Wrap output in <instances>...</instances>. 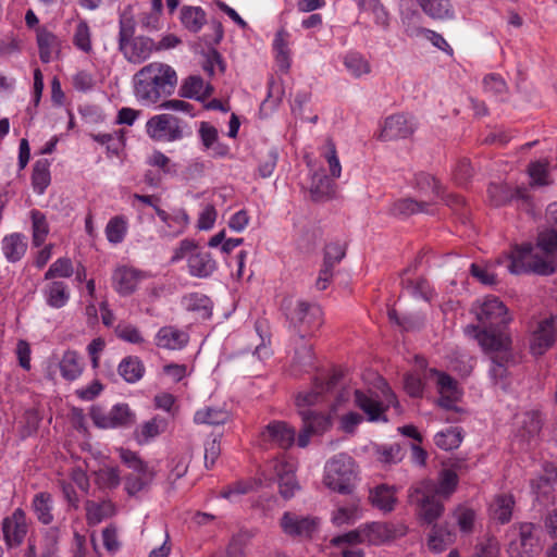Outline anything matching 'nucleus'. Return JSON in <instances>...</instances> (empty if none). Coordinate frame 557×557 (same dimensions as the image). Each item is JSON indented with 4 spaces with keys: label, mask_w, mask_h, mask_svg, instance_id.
<instances>
[{
    "label": "nucleus",
    "mask_w": 557,
    "mask_h": 557,
    "mask_svg": "<svg viewBox=\"0 0 557 557\" xmlns=\"http://www.w3.org/2000/svg\"><path fill=\"white\" fill-rule=\"evenodd\" d=\"M472 311L484 329L480 330L478 326L470 325L467 326L466 333L474 337L485 351L509 349L510 337L500 330L511 321L505 304L496 296L488 295L476 300Z\"/></svg>",
    "instance_id": "1"
},
{
    "label": "nucleus",
    "mask_w": 557,
    "mask_h": 557,
    "mask_svg": "<svg viewBox=\"0 0 557 557\" xmlns=\"http://www.w3.org/2000/svg\"><path fill=\"white\" fill-rule=\"evenodd\" d=\"M283 310L290 325L302 333L292 358L290 372L293 375L310 372L314 369V354L312 346L305 342L304 336L312 334L322 325V309L315 304L300 299H286L283 302Z\"/></svg>",
    "instance_id": "2"
},
{
    "label": "nucleus",
    "mask_w": 557,
    "mask_h": 557,
    "mask_svg": "<svg viewBox=\"0 0 557 557\" xmlns=\"http://www.w3.org/2000/svg\"><path fill=\"white\" fill-rule=\"evenodd\" d=\"M336 381L337 377L334 374L325 379H315L311 391L297 395L296 406L302 420V428L297 437L299 447H307L312 435H321L331 428L332 418L330 414L317 412L308 407L326 401L327 395L333 392Z\"/></svg>",
    "instance_id": "3"
},
{
    "label": "nucleus",
    "mask_w": 557,
    "mask_h": 557,
    "mask_svg": "<svg viewBox=\"0 0 557 557\" xmlns=\"http://www.w3.org/2000/svg\"><path fill=\"white\" fill-rule=\"evenodd\" d=\"M537 248L545 253V257H541L531 244L515 247L506 257L507 270L512 274L533 272L548 275L554 273L557 263L550 255L557 252V231L550 228L540 233Z\"/></svg>",
    "instance_id": "4"
},
{
    "label": "nucleus",
    "mask_w": 557,
    "mask_h": 557,
    "mask_svg": "<svg viewBox=\"0 0 557 557\" xmlns=\"http://www.w3.org/2000/svg\"><path fill=\"white\" fill-rule=\"evenodd\" d=\"M459 483L455 470L445 468L440 471L437 480H423L412 487L409 498L418 507L420 517L426 523H433L444 512V504L436 497L448 499Z\"/></svg>",
    "instance_id": "5"
},
{
    "label": "nucleus",
    "mask_w": 557,
    "mask_h": 557,
    "mask_svg": "<svg viewBox=\"0 0 557 557\" xmlns=\"http://www.w3.org/2000/svg\"><path fill=\"white\" fill-rule=\"evenodd\" d=\"M177 81V73L170 64L150 62L133 77L135 98L143 106H154L175 91Z\"/></svg>",
    "instance_id": "6"
},
{
    "label": "nucleus",
    "mask_w": 557,
    "mask_h": 557,
    "mask_svg": "<svg viewBox=\"0 0 557 557\" xmlns=\"http://www.w3.org/2000/svg\"><path fill=\"white\" fill-rule=\"evenodd\" d=\"M359 480V467L350 455L339 453L326 460L323 484L330 491L343 495L351 494Z\"/></svg>",
    "instance_id": "7"
},
{
    "label": "nucleus",
    "mask_w": 557,
    "mask_h": 557,
    "mask_svg": "<svg viewBox=\"0 0 557 557\" xmlns=\"http://www.w3.org/2000/svg\"><path fill=\"white\" fill-rule=\"evenodd\" d=\"M379 388L381 394L374 391L363 393L359 389L355 391L356 405L367 414L371 422L387 421L385 410L389 406H396V396L391 391L383 379H379Z\"/></svg>",
    "instance_id": "8"
},
{
    "label": "nucleus",
    "mask_w": 557,
    "mask_h": 557,
    "mask_svg": "<svg viewBox=\"0 0 557 557\" xmlns=\"http://www.w3.org/2000/svg\"><path fill=\"white\" fill-rule=\"evenodd\" d=\"M535 530L534 524L527 522L512 525L508 530L507 553L509 557H535L541 552Z\"/></svg>",
    "instance_id": "9"
},
{
    "label": "nucleus",
    "mask_w": 557,
    "mask_h": 557,
    "mask_svg": "<svg viewBox=\"0 0 557 557\" xmlns=\"http://www.w3.org/2000/svg\"><path fill=\"white\" fill-rule=\"evenodd\" d=\"M146 133L152 140L160 143L178 141L188 134L186 124L169 113L150 117L146 122Z\"/></svg>",
    "instance_id": "10"
},
{
    "label": "nucleus",
    "mask_w": 557,
    "mask_h": 557,
    "mask_svg": "<svg viewBox=\"0 0 557 557\" xmlns=\"http://www.w3.org/2000/svg\"><path fill=\"white\" fill-rule=\"evenodd\" d=\"M283 533L289 537L310 540L321 528V519L310 515L285 511L280 520Z\"/></svg>",
    "instance_id": "11"
},
{
    "label": "nucleus",
    "mask_w": 557,
    "mask_h": 557,
    "mask_svg": "<svg viewBox=\"0 0 557 557\" xmlns=\"http://www.w3.org/2000/svg\"><path fill=\"white\" fill-rule=\"evenodd\" d=\"M424 377L435 382L440 394L438 405L446 410L459 411L456 403L461 398L462 392L456 380L444 372L430 369L424 373Z\"/></svg>",
    "instance_id": "12"
},
{
    "label": "nucleus",
    "mask_w": 557,
    "mask_h": 557,
    "mask_svg": "<svg viewBox=\"0 0 557 557\" xmlns=\"http://www.w3.org/2000/svg\"><path fill=\"white\" fill-rule=\"evenodd\" d=\"M557 343V315H550L536 323L530 336V351L533 356L544 355Z\"/></svg>",
    "instance_id": "13"
},
{
    "label": "nucleus",
    "mask_w": 557,
    "mask_h": 557,
    "mask_svg": "<svg viewBox=\"0 0 557 557\" xmlns=\"http://www.w3.org/2000/svg\"><path fill=\"white\" fill-rule=\"evenodd\" d=\"M268 468L273 471L277 480L281 496L285 499L294 497L295 493L300 488L295 476V463L285 457H281L271 460Z\"/></svg>",
    "instance_id": "14"
},
{
    "label": "nucleus",
    "mask_w": 557,
    "mask_h": 557,
    "mask_svg": "<svg viewBox=\"0 0 557 557\" xmlns=\"http://www.w3.org/2000/svg\"><path fill=\"white\" fill-rule=\"evenodd\" d=\"M90 418L96 426L100 429H114L133 423L134 416L126 404H117L110 411L94 406L90 410Z\"/></svg>",
    "instance_id": "15"
},
{
    "label": "nucleus",
    "mask_w": 557,
    "mask_h": 557,
    "mask_svg": "<svg viewBox=\"0 0 557 557\" xmlns=\"http://www.w3.org/2000/svg\"><path fill=\"white\" fill-rule=\"evenodd\" d=\"M146 272L121 264L115 267L112 273V287L120 296H129L136 292L140 282L147 278Z\"/></svg>",
    "instance_id": "16"
},
{
    "label": "nucleus",
    "mask_w": 557,
    "mask_h": 557,
    "mask_svg": "<svg viewBox=\"0 0 557 557\" xmlns=\"http://www.w3.org/2000/svg\"><path fill=\"white\" fill-rule=\"evenodd\" d=\"M154 211L162 222L159 231L162 237L175 238L185 233L189 224V216L184 209L174 208L171 211H165L160 207H154Z\"/></svg>",
    "instance_id": "17"
},
{
    "label": "nucleus",
    "mask_w": 557,
    "mask_h": 557,
    "mask_svg": "<svg viewBox=\"0 0 557 557\" xmlns=\"http://www.w3.org/2000/svg\"><path fill=\"white\" fill-rule=\"evenodd\" d=\"M154 40L145 35L134 36L119 44V50L123 57L134 64H140L148 60L154 52Z\"/></svg>",
    "instance_id": "18"
},
{
    "label": "nucleus",
    "mask_w": 557,
    "mask_h": 557,
    "mask_svg": "<svg viewBox=\"0 0 557 557\" xmlns=\"http://www.w3.org/2000/svg\"><path fill=\"white\" fill-rule=\"evenodd\" d=\"M28 531L26 515L21 508H16L11 516L2 521V533L5 545L9 548L20 546Z\"/></svg>",
    "instance_id": "19"
},
{
    "label": "nucleus",
    "mask_w": 557,
    "mask_h": 557,
    "mask_svg": "<svg viewBox=\"0 0 557 557\" xmlns=\"http://www.w3.org/2000/svg\"><path fill=\"white\" fill-rule=\"evenodd\" d=\"M416 123L411 116L395 114L385 119L380 132V139L384 141L406 138L414 132Z\"/></svg>",
    "instance_id": "20"
},
{
    "label": "nucleus",
    "mask_w": 557,
    "mask_h": 557,
    "mask_svg": "<svg viewBox=\"0 0 557 557\" xmlns=\"http://www.w3.org/2000/svg\"><path fill=\"white\" fill-rule=\"evenodd\" d=\"M188 342V332L174 325H164L154 335L156 346L166 350H182Z\"/></svg>",
    "instance_id": "21"
},
{
    "label": "nucleus",
    "mask_w": 557,
    "mask_h": 557,
    "mask_svg": "<svg viewBox=\"0 0 557 557\" xmlns=\"http://www.w3.org/2000/svg\"><path fill=\"white\" fill-rule=\"evenodd\" d=\"M198 136L202 145V150L209 151L212 157L223 158L228 154V146L219 140L216 127L209 122L199 123Z\"/></svg>",
    "instance_id": "22"
},
{
    "label": "nucleus",
    "mask_w": 557,
    "mask_h": 557,
    "mask_svg": "<svg viewBox=\"0 0 557 557\" xmlns=\"http://www.w3.org/2000/svg\"><path fill=\"white\" fill-rule=\"evenodd\" d=\"M41 288V295L46 305L52 309L64 308L71 298L69 285L60 280H49Z\"/></svg>",
    "instance_id": "23"
},
{
    "label": "nucleus",
    "mask_w": 557,
    "mask_h": 557,
    "mask_svg": "<svg viewBox=\"0 0 557 557\" xmlns=\"http://www.w3.org/2000/svg\"><path fill=\"white\" fill-rule=\"evenodd\" d=\"M295 430L285 422L274 421L262 432V438L280 448L287 449L295 442Z\"/></svg>",
    "instance_id": "24"
},
{
    "label": "nucleus",
    "mask_w": 557,
    "mask_h": 557,
    "mask_svg": "<svg viewBox=\"0 0 557 557\" xmlns=\"http://www.w3.org/2000/svg\"><path fill=\"white\" fill-rule=\"evenodd\" d=\"M39 58L42 63H50L61 52V41L57 35L46 28H38L36 34Z\"/></svg>",
    "instance_id": "25"
},
{
    "label": "nucleus",
    "mask_w": 557,
    "mask_h": 557,
    "mask_svg": "<svg viewBox=\"0 0 557 557\" xmlns=\"http://www.w3.org/2000/svg\"><path fill=\"white\" fill-rule=\"evenodd\" d=\"M457 534L448 523L434 524L428 535V547L433 553H442L456 542Z\"/></svg>",
    "instance_id": "26"
},
{
    "label": "nucleus",
    "mask_w": 557,
    "mask_h": 557,
    "mask_svg": "<svg viewBox=\"0 0 557 557\" xmlns=\"http://www.w3.org/2000/svg\"><path fill=\"white\" fill-rule=\"evenodd\" d=\"M1 250L8 262H18L27 250L25 236L21 233H11L3 236L1 239Z\"/></svg>",
    "instance_id": "27"
},
{
    "label": "nucleus",
    "mask_w": 557,
    "mask_h": 557,
    "mask_svg": "<svg viewBox=\"0 0 557 557\" xmlns=\"http://www.w3.org/2000/svg\"><path fill=\"white\" fill-rule=\"evenodd\" d=\"M336 178L326 175L324 171L317 170L312 173L310 194L313 200L321 201L332 197L335 194Z\"/></svg>",
    "instance_id": "28"
},
{
    "label": "nucleus",
    "mask_w": 557,
    "mask_h": 557,
    "mask_svg": "<svg viewBox=\"0 0 557 557\" xmlns=\"http://www.w3.org/2000/svg\"><path fill=\"white\" fill-rule=\"evenodd\" d=\"M362 508L359 499H354L345 505L337 506L331 513V522L335 527L350 525L362 517Z\"/></svg>",
    "instance_id": "29"
},
{
    "label": "nucleus",
    "mask_w": 557,
    "mask_h": 557,
    "mask_svg": "<svg viewBox=\"0 0 557 557\" xmlns=\"http://www.w3.org/2000/svg\"><path fill=\"white\" fill-rule=\"evenodd\" d=\"M369 500L373 507L384 512H391L397 502L396 488L387 484H380L370 490Z\"/></svg>",
    "instance_id": "30"
},
{
    "label": "nucleus",
    "mask_w": 557,
    "mask_h": 557,
    "mask_svg": "<svg viewBox=\"0 0 557 557\" xmlns=\"http://www.w3.org/2000/svg\"><path fill=\"white\" fill-rule=\"evenodd\" d=\"M187 267L188 273L191 276L203 278L210 276L215 271L216 262L208 251L200 249L197 253L190 256Z\"/></svg>",
    "instance_id": "31"
},
{
    "label": "nucleus",
    "mask_w": 557,
    "mask_h": 557,
    "mask_svg": "<svg viewBox=\"0 0 557 557\" xmlns=\"http://www.w3.org/2000/svg\"><path fill=\"white\" fill-rule=\"evenodd\" d=\"M128 230V218L124 214H116L109 219L104 227V235L109 244L116 246L125 240Z\"/></svg>",
    "instance_id": "32"
},
{
    "label": "nucleus",
    "mask_w": 557,
    "mask_h": 557,
    "mask_svg": "<svg viewBox=\"0 0 557 557\" xmlns=\"http://www.w3.org/2000/svg\"><path fill=\"white\" fill-rule=\"evenodd\" d=\"M178 92L183 98L205 100L212 94V87L206 84L200 76L191 75L184 79Z\"/></svg>",
    "instance_id": "33"
},
{
    "label": "nucleus",
    "mask_w": 557,
    "mask_h": 557,
    "mask_svg": "<svg viewBox=\"0 0 557 557\" xmlns=\"http://www.w3.org/2000/svg\"><path fill=\"white\" fill-rule=\"evenodd\" d=\"M156 472L152 468L133 471L124 481V490L129 496H135L146 490L154 480Z\"/></svg>",
    "instance_id": "34"
},
{
    "label": "nucleus",
    "mask_w": 557,
    "mask_h": 557,
    "mask_svg": "<svg viewBox=\"0 0 557 557\" xmlns=\"http://www.w3.org/2000/svg\"><path fill=\"white\" fill-rule=\"evenodd\" d=\"M182 307L198 318L208 319L212 314V302L209 297L200 293H190L181 300Z\"/></svg>",
    "instance_id": "35"
},
{
    "label": "nucleus",
    "mask_w": 557,
    "mask_h": 557,
    "mask_svg": "<svg viewBox=\"0 0 557 557\" xmlns=\"http://www.w3.org/2000/svg\"><path fill=\"white\" fill-rule=\"evenodd\" d=\"M180 20L184 28L196 34L207 23V14L201 7L184 5L180 12Z\"/></svg>",
    "instance_id": "36"
},
{
    "label": "nucleus",
    "mask_w": 557,
    "mask_h": 557,
    "mask_svg": "<svg viewBox=\"0 0 557 557\" xmlns=\"http://www.w3.org/2000/svg\"><path fill=\"white\" fill-rule=\"evenodd\" d=\"M361 527L366 544L381 545L393 539V531L386 523L370 522Z\"/></svg>",
    "instance_id": "37"
},
{
    "label": "nucleus",
    "mask_w": 557,
    "mask_h": 557,
    "mask_svg": "<svg viewBox=\"0 0 557 557\" xmlns=\"http://www.w3.org/2000/svg\"><path fill=\"white\" fill-rule=\"evenodd\" d=\"M515 500L511 495L500 494L497 495L490 506L491 517L504 524L510 521Z\"/></svg>",
    "instance_id": "38"
},
{
    "label": "nucleus",
    "mask_w": 557,
    "mask_h": 557,
    "mask_svg": "<svg viewBox=\"0 0 557 557\" xmlns=\"http://www.w3.org/2000/svg\"><path fill=\"white\" fill-rule=\"evenodd\" d=\"M59 369L64 380L78 379L83 372V363L78 354L74 350H66L59 361Z\"/></svg>",
    "instance_id": "39"
},
{
    "label": "nucleus",
    "mask_w": 557,
    "mask_h": 557,
    "mask_svg": "<svg viewBox=\"0 0 557 557\" xmlns=\"http://www.w3.org/2000/svg\"><path fill=\"white\" fill-rule=\"evenodd\" d=\"M392 213L396 216H409L418 212L432 213V203L428 201H417L410 198L400 199L393 203Z\"/></svg>",
    "instance_id": "40"
},
{
    "label": "nucleus",
    "mask_w": 557,
    "mask_h": 557,
    "mask_svg": "<svg viewBox=\"0 0 557 557\" xmlns=\"http://www.w3.org/2000/svg\"><path fill=\"white\" fill-rule=\"evenodd\" d=\"M166 429V421L163 418L154 417L149 421L143 423L135 431V438L139 444H147Z\"/></svg>",
    "instance_id": "41"
},
{
    "label": "nucleus",
    "mask_w": 557,
    "mask_h": 557,
    "mask_svg": "<svg viewBox=\"0 0 557 557\" xmlns=\"http://www.w3.org/2000/svg\"><path fill=\"white\" fill-rule=\"evenodd\" d=\"M420 8L432 18L446 20L454 17L449 0H417Z\"/></svg>",
    "instance_id": "42"
},
{
    "label": "nucleus",
    "mask_w": 557,
    "mask_h": 557,
    "mask_svg": "<svg viewBox=\"0 0 557 557\" xmlns=\"http://www.w3.org/2000/svg\"><path fill=\"white\" fill-rule=\"evenodd\" d=\"M451 517L461 533L470 534L473 532L476 512L472 507L467 504H460L453 510Z\"/></svg>",
    "instance_id": "43"
},
{
    "label": "nucleus",
    "mask_w": 557,
    "mask_h": 557,
    "mask_svg": "<svg viewBox=\"0 0 557 557\" xmlns=\"http://www.w3.org/2000/svg\"><path fill=\"white\" fill-rule=\"evenodd\" d=\"M491 203L495 207L505 205L513 198H524V190L517 189L512 191L508 185L491 184L487 189Z\"/></svg>",
    "instance_id": "44"
},
{
    "label": "nucleus",
    "mask_w": 557,
    "mask_h": 557,
    "mask_svg": "<svg viewBox=\"0 0 557 557\" xmlns=\"http://www.w3.org/2000/svg\"><path fill=\"white\" fill-rule=\"evenodd\" d=\"M95 484L102 491L114 490L121 483V474L117 467L104 465L94 472Z\"/></svg>",
    "instance_id": "45"
},
{
    "label": "nucleus",
    "mask_w": 557,
    "mask_h": 557,
    "mask_svg": "<svg viewBox=\"0 0 557 557\" xmlns=\"http://www.w3.org/2000/svg\"><path fill=\"white\" fill-rule=\"evenodd\" d=\"M117 371L127 383H136L143 377L145 367L138 357L129 356L122 359Z\"/></svg>",
    "instance_id": "46"
},
{
    "label": "nucleus",
    "mask_w": 557,
    "mask_h": 557,
    "mask_svg": "<svg viewBox=\"0 0 557 557\" xmlns=\"http://www.w3.org/2000/svg\"><path fill=\"white\" fill-rule=\"evenodd\" d=\"M463 440L462 430L458 426H449L437 432L434 436L435 445L443 450H453L460 446Z\"/></svg>",
    "instance_id": "47"
},
{
    "label": "nucleus",
    "mask_w": 557,
    "mask_h": 557,
    "mask_svg": "<svg viewBox=\"0 0 557 557\" xmlns=\"http://www.w3.org/2000/svg\"><path fill=\"white\" fill-rule=\"evenodd\" d=\"M289 33L285 28H281L276 32L273 40L276 61L284 70L289 67Z\"/></svg>",
    "instance_id": "48"
},
{
    "label": "nucleus",
    "mask_w": 557,
    "mask_h": 557,
    "mask_svg": "<svg viewBox=\"0 0 557 557\" xmlns=\"http://www.w3.org/2000/svg\"><path fill=\"white\" fill-rule=\"evenodd\" d=\"M500 354H503L502 357H498V356H493L491 358V366H490V370H488V374H490V379L491 381L502 387V388H506L507 386V375H508V371H507V361H508V349L507 350H503V351H499Z\"/></svg>",
    "instance_id": "49"
},
{
    "label": "nucleus",
    "mask_w": 557,
    "mask_h": 557,
    "mask_svg": "<svg viewBox=\"0 0 557 557\" xmlns=\"http://www.w3.org/2000/svg\"><path fill=\"white\" fill-rule=\"evenodd\" d=\"M30 220H32V234H33V244L36 247L41 246L49 232L50 227L46 218V214L37 209H33L30 211Z\"/></svg>",
    "instance_id": "50"
},
{
    "label": "nucleus",
    "mask_w": 557,
    "mask_h": 557,
    "mask_svg": "<svg viewBox=\"0 0 557 557\" xmlns=\"http://www.w3.org/2000/svg\"><path fill=\"white\" fill-rule=\"evenodd\" d=\"M114 505L104 500L101 503L88 502L86 505V516L89 524H98L102 520L114 515Z\"/></svg>",
    "instance_id": "51"
},
{
    "label": "nucleus",
    "mask_w": 557,
    "mask_h": 557,
    "mask_svg": "<svg viewBox=\"0 0 557 557\" xmlns=\"http://www.w3.org/2000/svg\"><path fill=\"white\" fill-rule=\"evenodd\" d=\"M344 65L346 70L356 78L367 75L371 71L370 63L359 52L350 51L344 57Z\"/></svg>",
    "instance_id": "52"
},
{
    "label": "nucleus",
    "mask_w": 557,
    "mask_h": 557,
    "mask_svg": "<svg viewBox=\"0 0 557 557\" xmlns=\"http://www.w3.org/2000/svg\"><path fill=\"white\" fill-rule=\"evenodd\" d=\"M518 423L521 424V436L523 438H532L536 436L542 429V414L535 410L527 411L519 418Z\"/></svg>",
    "instance_id": "53"
},
{
    "label": "nucleus",
    "mask_w": 557,
    "mask_h": 557,
    "mask_svg": "<svg viewBox=\"0 0 557 557\" xmlns=\"http://www.w3.org/2000/svg\"><path fill=\"white\" fill-rule=\"evenodd\" d=\"M228 420V412L222 408L206 407L196 411L194 421L198 424L220 425Z\"/></svg>",
    "instance_id": "54"
},
{
    "label": "nucleus",
    "mask_w": 557,
    "mask_h": 557,
    "mask_svg": "<svg viewBox=\"0 0 557 557\" xmlns=\"http://www.w3.org/2000/svg\"><path fill=\"white\" fill-rule=\"evenodd\" d=\"M33 509L40 522L44 524L52 522V497L49 493L41 492L36 494L33 499Z\"/></svg>",
    "instance_id": "55"
},
{
    "label": "nucleus",
    "mask_w": 557,
    "mask_h": 557,
    "mask_svg": "<svg viewBox=\"0 0 557 557\" xmlns=\"http://www.w3.org/2000/svg\"><path fill=\"white\" fill-rule=\"evenodd\" d=\"M49 162L47 160H38L33 170L32 184L34 191L42 195L50 184Z\"/></svg>",
    "instance_id": "56"
},
{
    "label": "nucleus",
    "mask_w": 557,
    "mask_h": 557,
    "mask_svg": "<svg viewBox=\"0 0 557 557\" xmlns=\"http://www.w3.org/2000/svg\"><path fill=\"white\" fill-rule=\"evenodd\" d=\"M74 274V265L70 258L61 257L54 260L46 271L45 280L69 278Z\"/></svg>",
    "instance_id": "57"
},
{
    "label": "nucleus",
    "mask_w": 557,
    "mask_h": 557,
    "mask_svg": "<svg viewBox=\"0 0 557 557\" xmlns=\"http://www.w3.org/2000/svg\"><path fill=\"white\" fill-rule=\"evenodd\" d=\"M73 45L84 53L92 51L91 30L84 20L78 21L73 34Z\"/></svg>",
    "instance_id": "58"
},
{
    "label": "nucleus",
    "mask_w": 557,
    "mask_h": 557,
    "mask_svg": "<svg viewBox=\"0 0 557 557\" xmlns=\"http://www.w3.org/2000/svg\"><path fill=\"white\" fill-rule=\"evenodd\" d=\"M547 161H534L530 163L528 173L531 184L534 186H547L552 184Z\"/></svg>",
    "instance_id": "59"
},
{
    "label": "nucleus",
    "mask_w": 557,
    "mask_h": 557,
    "mask_svg": "<svg viewBox=\"0 0 557 557\" xmlns=\"http://www.w3.org/2000/svg\"><path fill=\"white\" fill-rule=\"evenodd\" d=\"M321 157L327 163L329 172L332 178H339L342 175V165L335 145L332 140H326L325 145L321 149Z\"/></svg>",
    "instance_id": "60"
},
{
    "label": "nucleus",
    "mask_w": 557,
    "mask_h": 557,
    "mask_svg": "<svg viewBox=\"0 0 557 557\" xmlns=\"http://www.w3.org/2000/svg\"><path fill=\"white\" fill-rule=\"evenodd\" d=\"M406 292L414 298H421L431 301L433 298V288L424 278L404 281Z\"/></svg>",
    "instance_id": "61"
},
{
    "label": "nucleus",
    "mask_w": 557,
    "mask_h": 557,
    "mask_svg": "<svg viewBox=\"0 0 557 557\" xmlns=\"http://www.w3.org/2000/svg\"><path fill=\"white\" fill-rule=\"evenodd\" d=\"M376 459L384 465H393L403 460L404 454L399 445H376Z\"/></svg>",
    "instance_id": "62"
},
{
    "label": "nucleus",
    "mask_w": 557,
    "mask_h": 557,
    "mask_svg": "<svg viewBox=\"0 0 557 557\" xmlns=\"http://www.w3.org/2000/svg\"><path fill=\"white\" fill-rule=\"evenodd\" d=\"M369 11L372 13L373 22L377 27L383 30H387L389 28V12L380 0H369Z\"/></svg>",
    "instance_id": "63"
},
{
    "label": "nucleus",
    "mask_w": 557,
    "mask_h": 557,
    "mask_svg": "<svg viewBox=\"0 0 557 557\" xmlns=\"http://www.w3.org/2000/svg\"><path fill=\"white\" fill-rule=\"evenodd\" d=\"M483 88L486 94L503 99L507 91L506 82L497 74H488L483 79Z\"/></svg>",
    "instance_id": "64"
}]
</instances>
